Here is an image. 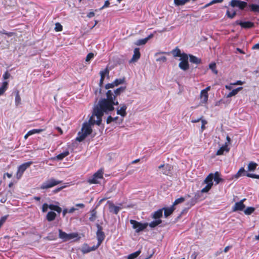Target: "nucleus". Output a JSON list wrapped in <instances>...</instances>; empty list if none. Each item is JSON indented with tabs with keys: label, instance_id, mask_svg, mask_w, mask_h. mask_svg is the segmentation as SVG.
<instances>
[{
	"label": "nucleus",
	"instance_id": "obj_48",
	"mask_svg": "<svg viewBox=\"0 0 259 259\" xmlns=\"http://www.w3.org/2000/svg\"><path fill=\"white\" fill-rule=\"evenodd\" d=\"M108 73H109V71L107 70V69H104L103 70H101L100 72V74L102 78H105V76L107 74H108Z\"/></svg>",
	"mask_w": 259,
	"mask_h": 259
},
{
	"label": "nucleus",
	"instance_id": "obj_40",
	"mask_svg": "<svg viewBox=\"0 0 259 259\" xmlns=\"http://www.w3.org/2000/svg\"><path fill=\"white\" fill-rule=\"evenodd\" d=\"M209 68L212 70V71L215 74H218V70H216V64L215 63H211L209 65Z\"/></svg>",
	"mask_w": 259,
	"mask_h": 259
},
{
	"label": "nucleus",
	"instance_id": "obj_3",
	"mask_svg": "<svg viewBox=\"0 0 259 259\" xmlns=\"http://www.w3.org/2000/svg\"><path fill=\"white\" fill-rule=\"evenodd\" d=\"M130 223L132 225V227L135 230L136 233L144 231L148 226V223H142L134 220H131Z\"/></svg>",
	"mask_w": 259,
	"mask_h": 259
},
{
	"label": "nucleus",
	"instance_id": "obj_11",
	"mask_svg": "<svg viewBox=\"0 0 259 259\" xmlns=\"http://www.w3.org/2000/svg\"><path fill=\"white\" fill-rule=\"evenodd\" d=\"M245 199H243L239 202L235 203L234 205L232 207L233 211H242L244 210L245 205L244 204V201H245Z\"/></svg>",
	"mask_w": 259,
	"mask_h": 259
},
{
	"label": "nucleus",
	"instance_id": "obj_54",
	"mask_svg": "<svg viewBox=\"0 0 259 259\" xmlns=\"http://www.w3.org/2000/svg\"><path fill=\"white\" fill-rule=\"evenodd\" d=\"M167 59H166V57H165V56H161L160 57H159L158 58L156 59V61L157 62H164L166 61Z\"/></svg>",
	"mask_w": 259,
	"mask_h": 259
},
{
	"label": "nucleus",
	"instance_id": "obj_49",
	"mask_svg": "<svg viewBox=\"0 0 259 259\" xmlns=\"http://www.w3.org/2000/svg\"><path fill=\"white\" fill-rule=\"evenodd\" d=\"M238 93L236 92V91L235 90V89H234L231 92H230L228 94H227L226 95V97L227 98H231V97H232L233 96H235Z\"/></svg>",
	"mask_w": 259,
	"mask_h": 259
},
{
	"label": "nucleus",
	"instance_id": "obj_31",
	"mask_svg": "<svg viewBox=\"0 0 259 259\" xmlns=\"http://www.w3.org/2000/svg\"><path fill=\"white\" fill-rule=\"evenodd\" d=\"M81 252L85 254L91 252L90 247L87 244H84L81 249Z\"/></svg>",
	"mask_w": 259,
	"mask_h": 259
},
{
	"label": "nucleus",
	"instance_id": "obj_32",
	"mask_svg": "<svg viewBox=\"0 0 259 259\" xmlns=\"http://www.w3.org/2000/svg\"><path fill=\"white\" fill-rule=\"evenodd\" d=\"M21 97L19 95V93L18 91H17L16 96H15V103L16 106H19L21 104Z\"/></svg>",
	"mask_w": 259,
	"mask_h": 259
},
{
	"label": "nucleus",
	"instance_id": "obj_12",
	"mask_svg": "<svg viewBox=\"0 0 259 259\" xmlns=\"http://www.w3.org/2000/svg\"><path fill=\"white\" fill-rule=\"evenodd\" d=\"M98 230L97 231V239L98 240V243L99 244H101L102 242L103 241L105 238V235L104 233L102 231V227L99 225L97 226Z\"/></svg>",
	"mask_w": 259,
	"mask_h": 259
},
{
	"label": "nucleus",
	"instance_id": "obj_53",
	"mask_svg": "<svg viewBox=\"0 0 259 259\" xmlns=\"http://www.w3.org/2000/svg\"><path fill=\"white\" fill-rule=\"evenodd\" d=\"M49 205L47 203H44L42 206V211L43 212H46L48 210V209L49 208Z\"/></svg>",
	"mask_w": 259,
	"mask_h": 259
},
{
	"label": "nucleus",
	"instance_id": "obj_35",
	"mask_svg": "<svg viewBox=\"0 0 259 259\" xmlns=\"http://www.w3.org/2000/svg\"><path fill=\"white\" fill-rule=\"evenodd\" d=\"M236 12L233 10H228L226 12V15L228 16V17H229L231 19H232L233 18H234V16L236 15Z\"/></svg>",
	"mask_w": 259,
	"mask_h": 259
},
{
	"label": "nucleus",
	"instance_id": "obj_33",
	"mask_svg": "<svg viewBox=\"0 0 259 259\" xmlns=\"http://www.w3.org/2000/svg\"><path fill=\"white\" fill-rule=\"evenodd\" d=\"M257 164L254 162H250L248 165V170L249 171H253L256 169Z\"/></svg>",
	"mask_w": 259,
	"mask_h": 259
},
{
	"label": "nucleus",
	"instance_id": "obj_4",
	"mask_svg": "<svg viewBox=\"0 0 259 259\" xmlns=\"http://www.w3.org/2000/svg\"><path fill=\"white\" fill-rule=\"evenodd\" d=\"M61 181L57 180L54 178H51L42 183L40 188L43 190L47 189L61 184Z\"/></svg>",
	"mask_w": 259,
	"mask_h": 259
},
{
	"label": "nucleus",
	"instance_id": "obj_22",
	"mask_svg": "<svg viewBox=\"0 0 259 259\" xmlns=\"http://www.w3.org/2000/svg\"><path fill=\"white\" fill-rule=\"evenodd\" d=\"M75 207H72L68 209V213H73L75 210H77L78 209L77 207H79L81 208H83L84 207V204L83 203H77L75 204Z\"/></svg>",
	"mask_w": 259,
	"mask_h": 259
},
{
	"label": "nucleus",
	"instance_id": "obj_45",
	"mask_svg": "<svg viewBox=\"0 0 259 259\" xmlns=\"http://www.w3.org/2000/svg\"><path fill=\"white\" fill-rule=\"evenodd\" d=\"M42 131H44L43 129H33L32 130L29 131V134H30L31 135H32L35 134H39Z\"/></svg>",
	"mask_w": 259,
	"mask_h": 259
},
{
	"label": "nucleus",
	"instance_id": "obj_15",
	"mask_svg": "<svg viewBox=\"0 0 259 259\" xmlns=\"http://www.w3.org/2000/svg\"><path fill=\"white\" fill-rule=\"evenodd\" d=\"M127 107L125 104L121 105L120 109H117V114L120 115L122 118L126 115V110Z\"/></svg>",
	"mask_w": 259,
	"mask_h": 259
},
{
	"label": "nucleus",
	"instance_id": "obj_36",
	"mask_svg": "<svg viewBox=\"0 0 259 259\" xmlns=\"http://www.w3.org/2000/svg\"><path fill=\"white\" fill-rule=\"evenodd\" d=\"M171 53L173 55L174 57H180V56L181 54V50L178 48H176V49H174L171 51Z\"/></svg>",
	"mask_w": 259,
	"mask_h": 259
},
{
	"label": "nucleus",
	"instance_id": "obj_62",
	"mask_svg": "<svg viewBox=\"0 0 259 259\" xmlns=\"http://www.w3.org/2000/svg\"><path fill=\"white\" fill-rule=\"evenodd\" d=\"M243 82L241 81V80H237V81L235 82H233V83H231V85H242L243 84Z\"/></svg>",
	"mask_w": 259,
	"mask_h": 259
},
{
	"label": "nucleus",
	"instance_id": "obj_13",
	"mask_svg": "<svg viewBox=\"0 0 259 259\" xmlns=\"http://www.w3.org/2000/svg\"><path fill=\"white\" fill-rule=\"evenodd\" d=\"M236 23L243 28H250L254 26V23L250 21L237 20Z\"/></svg>",
	"mask_w": 259,
	"mask_h": 259
},
{
	"label": "nucleus",
	"instance_id": "obj_47",
	"mask_svg": "<svg viewBox=\"0 0 259 259\" xmlns=\"http://www.w3.org/2000/svg\"><path fill=\"white\" fill-rule=\"evenodd\" d=\"M63 29L62 26L59 23H56L55 24V30L57 32L61 31Z\"/></svg>",
	"mask_w": 259,
	"mask_h": 259
},
{
	"label": "nucleus",
	"instance_id": "obj_24",
	"mask_svg": "<svg viewBox=\"0 0 259 259\" xmlns=\"http://www.w3.org/2000/svg\"><path fill=\"white\" fill-rule=\"evenodd\" d=\"M213 180H214V181L215 182V185H218L223 181V179L220 177V175L218 171L215 172L213 174Z\"/></svg>",
	"mask_w": 259,
	"mask_h": 259
},
{
	"label": "nucleus",
	"instance_id": "obj_7",
	"mask_svg": "<svg viewBox=\"0 0 259 259\" xmlns=\"http://www.w3.org/2000/svg\"><path fill=\"white\" fill-rule=\"evenodd\" d=\"M32 162L29 161L25 162L18 167L16 173V177L18 179H20L21 178L24 172L31 165V164H32Z\"/></svg>",
	"mask_w": 259,
	"mask_h": 259
},
{
	"label": "nucleus",
	"instance_id": "obj_16",
	"mask_svg": "<svg viewBox=\"0 0 259 259\" xmlns=\"http://www.w3.org/2000/svg\"><path fill=\"white\" fill-rule=\"evenodd\" d=\"M163 209H159L154 211L151 214V217L155 220H160V218L162 216Z\"/></svg>",
	"mask_w": 259,
	"mask_h": 259
},
{
	"label": "nucleus",
	"instance_id": "obj_34",
	"mask_svg": "<svg viewBox=\"0 0 259 259\" xmlns=\"http://www.w3.org/2000/svg\"><path fill=\"white\" fill-rule=\"evenodd\" d=\"M255 208L253 207H248L244 209V212L246 215H250L254 212Z\"/></svg>",
	"mask_w": 259,
	"mask_h": 259
},
{
	"label": "nucleus",
	"instance_id": "obj_8",
	"mask_svg": "<svg viewBox=\"0 0 259 259\" xmlns=\"http://www.w3.org/2000/svg\"><path fill=\"white\" fill-rule=\"evenodd\" d=\"M77 236L76 233L67 234L63 232L62 230H59V237L62 239L64 241L69 240L71 239L75 238Z\"/></svg>",
	"mask_w": 259,
	"mask_h": 259
},
{
	"label": "nucleus",
	"instance_id": "obj_43",
	"mask_svg": "<svg viewBox=\"0 0 259 259\" xmlns=\"http://www.w3.org/2000/svg\"><path fill=\"white\" fill-rule=\"evenodd\" d=\"M124 81V78H118L116 79L115 80H114V85H115L116 87L118 86L119 84H121L123 83Z\"/></svg>",
	"mask_w": 259,
	"mask_h": 259
},
{
	"label": "nucleus",
	"instance_id": "obj_17",
	"mask_svg": "<svg viewBox=\"0 0 259 259\" xmlns=\"http://www.w3.org/2000/svg\"><path fill=\"white\" fill-rule=\"evenodd\" d=\"M229 151V148H228L227 143H226L225 144L222 146L217 152V155H223L224 152H228Z\"/></svg>",
	"mask_w": 259,
	"mask_h": 259
},
{
	"label": "nucleus",
	"instance_id": "obj_19",
	"mask_svg": "<svg viewBox=\"0 0 259 259\" xmlns=\"http://www.w3.org/2000/svg\"><path fill=\"white\" fill-rule=\"evenodd\" d=\"M208 93H206L205 92H203L201 91L200 93V103L202 104H205L207 103L208 101Z\"/></svg>",
	"mask_w": 259,
	"mask_h": 259
},
{
	"label": "nucleus",
	"instance_id": "obj_2",
	"mask_svg": "<svg viewBox=\"0 0 259 259\" xmlns=\"http://www.w3.org/2000/svg\"><path fill=\"white\" fill-rule=\"evenodd\" d=\"M102 120L96 118L93 114L91 116L88 122H84L82 124L81 131L78 133L76 138V141L81 142L92 132V126L95 124L100 125Z\"/></svg>",
	"mask_w": 259,
	"mask_h": 259
},
{
	"label": "nucleus",
	"instance_id": "obj_50",
	"mask_svg": "<svg viewBox=\"0 0 259 259\" xmlns=\"http://www.w3.org/2000/svg\"><path fill=\"white\" fill-rule=\"evenodd\" d=\"M94 54L93 53H89L85 58L86 62H89L91 59L94 58Z\"/></svg>",
	"mask_w": 259,
	"mask_h": 259
},
{
	"label": "nucleus",
	"instance_id": "obj_27",
	"mask_svg": "<svg viewBox=\"0 0 259 259\" xmlns=\"http://www.w3.org/2000/svg\"><path fill=\"white\" fill-rule=\"evenodd\" d=\"M179 67L183 70H187L189 67L188 62L181 61L179 64Z\"/></svg>",
	"mask_w": 259,
	"mask_h": 259
},
{
	"label": "nucleus",
	"instance_id": "obj_14",
	"mask_svg": "<svg viewBox=\"0 0 259 259\" xmlns=\"http://www.w3.org/2000/svg\"><path fill=\"white\" fill-rule=\"evenodd\" d=\"M109 203V209L111 212H113L115 214H117L121 208L119 206H115L112 202L108 201Z\"/></svg>",
	"mask_w": 259,
	"mask_h": 259
},
{
	"label": "nucleus",
	"instance_id": "obj_44",
	"mask_svg": "<svg viewBox=\"0 0 259 259\" xmlns=\"http://www.w3.org/2000/svg\"><path fill=\"white\" fill-rule=\"evenodd\" d=\"M185 198L181 197L179 198H178L175 200V201L174 202L173 205H176L177 204H178L179 203H182L185 201Z\"/></svg>",
	"mask_w": 259,
	"mask_h": 259
},
{
	"label": "nucleus",
	"instance_id": "obj_1",
	"mask_svg": "<svg viewBox=\"0 0 259 259\" xmlns=\"http://www.w3.org/2000/svg\"><path fill=\"white\" fill-rule=\"evenodd\" d=\"M126 87H120L113 91L108 90L106 93V98L101 99L94 108L93 114L96 118L102 120L104 113L109 114L114 109V106L118 105L117 97L124 92Z\"/></svg>",
	"mask_w": 259,
	"mask_h": 259
},
{
	"label": "nucleus",
	"instance_id": "obj_61",
	"mask_svg": "<svg viewBox=\"0 0 259 259\" xmlns=\"http://www.w3.org/2000/svg\"><path fill=\"white\" fill-rule=\"evenodd\" d=\"M114 121H113V117H112L111 116H109L107 118V120H106V122L108 124Z\"/></svg>",
	"mask_w": 259,
	"mask_h": 259
},
{
	"label": "nucleus",
	"instance_id": "obj_52",
	"mask_svg": "<svg viewBox=\"0 0 259 259\" xmlns=\"http://www.w3.org/2000/svg\"><path fill=\"white\" fill-rule=\"evenodd\" d=\"M115 87H116V86H115V85H114V82L113 81L112 83H108V84H106L105 89H107V90L109 89H113Z\"/></svg>",
	"mask_w": 259,
	"mask_h": 259
},
{
	"label": "nucleus",
	"instance_id": "obj_46",
	"mask_svg": "<svg viewBox=\"0 0 259 259\" xmlns=\"http://www.w3.org/2000/svg\"><path fill=\"white\" fill-rule=\"evenodd\" d=\"M8 216H9L8 215H4L1 218V219H0V228L3 226V225L5 223V222L6 221L7 219L8 218Z\"/></svg>",
	"mask_w": 259,
	"mask_h": 259
},
{
	"label": "nucleus",
	"instance_id": "obj_6",
	"mask_svg": "<svg viewBox=\"0 0 259 259\" xmlns=\"http://www.w3.org/2000/svg\"><path fill=\"white\" fill-rule=\"evenodd\" d=\"M103 170L102 169H99L92 177L88 179V182L90 184H98L99 180L103 178Z\"/></svg>",
	"mask_w": 259,
	"mask_h": 259
},
{
	"label": "nucleus",
	"instance_id": "obj_58",
	"mask_svg": "<svg viewBox=\"0 0 259 259\" xmlns=\"http://www.w3.org/2000/svg\"><path fill=\"white\" fill-rule=\"evenodd\" d=\"M101 244H99V243H97V245H94V246H93L92 247H90V250H91V251H94V250H96L99 247V246Z\"/></svg>",
	"mask_w": 259,
	"mask_h": 259
},
{
	"label": "nucleus",
	"instance_id": "obj_5",
	"mask_svg": "<svg viewBox=\"0 0 259 259\" xmlns=\"http://www.w3.org/2000/svg\"><path fill=\"white\" fill-rule=\"evenodd\" d=\"M213 174L212 173L207 176L203 182L206 186L201 190L202 193H207L210 190L213 186Z\"/></svg>",
	"mask_w": 259,
	"mask_h": 259
},
{
	"label": "nucleus",
	"instance_id": "obj_37",
	"mask_svg": "<svg viewBox=\"0 0 259 259\" xmlns=\"http://www.w3.org/2000/svg\"><path fill=\"white\" fill-rule=\"evenodd\" d=\"M250 10L254 12H259V5L256 4H251L249 5Z\"/></svg>",
	"mask_w": 259,
	"mask_h": 259
},
{
	"label": "nucleus",
	"instance_id": "obj_26",
	"mask_svg": "<svg viewBox=\"0 0 259 259\" xmlns=\"http://www.w3.org/2000/svg\"><path fill=\"white\" fill-rule=\"evenodd\" d=\"M189 58H190V61L191 63H194L196 64H199L201 62V60L200 59H199L192 55H189Z\"/></svg>",
	"mask_w": 259,
	"mask_h": 259
},
{
	"label": "nucleus",
	"instance_id": "obj_25",
	"mask_svg": "<svg viewBox=\"0 0 259 259\" xmlns=\"http://www.w3.org/2000/svg\"><path fill=\"white\" fill-rule=\"evenodd\" d=\"M69 153L68 151H67V150L59 154L58 155H57L56 156L55 159L57 160H62L64 158L67 156L69 155Z\"/></svg>",
	"mask_w": 259,
	"mask_h": 259
},
{
	"label": "nucleus",
	"instance_id": "obj_57",
	"mask_svg": "<svg viewBox=\"0 0 259 259\" xmlns=\"http://www.w3.org/2000/svg\"><path fill=\"white\" fill-rule=\"evenodd\" d=\"M222 1H223V0H213L210 3H209L207 5H206V7L212 5V4H215V3H217L222 2Z\"/></svg>",
	"mask_w": 259,
	"mask_h": 259
},
{
	"label": "nucleus",
	"instance_id": "obj_18",
	"mask_svg": "<svg viewBox=\"0 0 259 259\" xmlns=\"http://www.w3.org/2000/svg\"><path fill=\"white\" fill-rule=\"evenodd\" d=\"M140 53L139 51V49L135 48L134 49V55L132 57L131 62H136L140 58Z\"/></svg>",
	"mask_w": 259,
	"mask_h": 259
},
{
	"label": "nucleus",
	"instance_id": "obj_28",
	"mask_svg": "<svg viewBox=\"0 0 259 259\" xmlns=\"http://www.w3.org/2000/svg\"><path fill=\"white\" fill-rule=\"evenodd\" d=\"M141 253V250H139L135 252H133L128 255L126 258L127 259H135L137 258Z\"/></svg>",
	"mask_w": 259,
	"mask_h": 259
},
{
	"label": "nucleus",
	"instance_id": "obj_41",
	"mask_svg": "<svg viewBox=\"0 0 259 259\" xmlns=\"http://www.w3.org/2000/svg\"><path fill=\"white\" fill-rule=\"evenodd\" d=\"M96 219V211L95 210H93L91 211V217L89 218V220L91 222H94Z\"/></svg>",
	"mask_w": 259,
	"mask_h": 259
},
{
	"label": "nucleus",
	"instance_id": "obj_42",
	"mask_svg": "<svg viewBox=\"0 0 259 259\" xmlns=\"http://www.w3.org/2000/svg\"><path fill=\"white\" fill-rule=\"evenodd\" d=\"M180 57H181L180 60L181 61L188 62V56L186 54L182 53Z\"/></svg>",
	"mask_w": 259,
	"mask_h": 259
},
{
	"label": "nucleus",
	"instance_id": "obj_9",
	"mask_svg": "<svg viewBox=\"0 0 259 259\" xmlns=\"http://www.w3.org/2000/svg\"><path fill=\"white\" fill-rule=\"evenodd\" d=\"M230 5L233 8L237 7L242 10L247 6V3L241 0H232L230 3Z\"/></svg>",
	"mask_w": 259,
	"mask_h": 259
},
{
	"label": "nucleus",
	"instance_id": "obj_55",
	"mask_svg": "<svg viewBox=\"0 0 259 259\" xmlns=\"http://www.w3.org/2000/svg\"><path fill=\"white\" fill-rule=\"evenodd\" d=\"M110 5V2L109 0H107L105 2L104 5L100 8V10H102L104 8H107Z\"/></svg>",
	"mask_w": 259,
	"mask_h": 259
},
{
	"label": "nucleus",
	"instance_id": "obj_10",
	"mask_svg": "<svg viewBox=\"0 0 259 259\" xmlns=\"http://www.w3.org/2000/svg\"><path fill=\"white\" fill-rule=\"evenodd\" d=\"M159 169H161V172L163 174L169 176L172 173L173 167L171 165L166 164H161L158 166Z\"/></svg>",
	"mask_w": 259,
	"mask_h": 259
},
{
	"label": "nucleus",
	"instance_id": "obj_63",
	"mask_svg": "<svg viewBox=\"0 0 259 259\" xmlns=\"http://www.w3.org/2000/svg\"><path fill=\"white\" fill-rule=\"evenodd\" d=\"M201 120H202V117H200V118H198L197 119H192L191 122L192 123H196V122H199L200 121H201Z\"/></svg>",
	"mask_w": 259,
	"mask_h": 259
},
{
	"label": "nucleus",
	"instance_id": "obj_39",
	"mask_svg": "<svg viewBox=\"0 0 259 259\" xmlns=\"http://www.w3.org/2000/svg\"><path fill=\"white\" fill-rule=\"evenodd\" d=\"M148 41L147 40L146 38H143L138 40L136 42L135 45L137 46H142L143 45H145Z\"/></svg>",
	"mask_w": 259,
	"mask_h": 259
},
{
	"label": "nucleus",
	"instance_id": "obj_64",
	"mask_svg": "<svg viewBox=\"0 0 259 259\" xmlns=\"http://www.w3.org/2000/svg\"><path fill=\"white\" fill-rule=\"evenodd\" d=\"M197 255H198V254L196 252H194L192 254V255L191 256V259H196Z\"/></svg>",
	"mask_w": 259,
	"mask_h": 259
},
{
	"label": "nucleus",
	"instance_id": "obj_21",
	"mask_svg": "<svg viewBox=\"0 0 259 259\" xmlns=\"http://www.w3.org/2000/svg\"><path fill=\"white\" fill-rule=\"evenodd\" d=\"M163 210H164V215L165 218L167 217L169 215H170L172 212L174 211L175 208L174 207V205L169 207H166V208H163Z\"/></svg>",
	"mask_w": 259,
	"mask_h": 259
},
{
	"label": "nucleus",
	"instance_id": "obj_51",
	"mask_svg": "<svg viewBox=\"0 0 259 259\" xmlns=\"http://www.w3.org/2000/svg\"><path fill=\"white\" fill-rule=\"evenodd\" d=\"M201 121L202 123V125L201 126V132H203L205 129V125L207 124V122L206 120H205V119H202V120H201Z\"/></svg>",
	"mask_w": 259,
	"mask_h": 259
},
{
	"label": "nucleus",
	"instance_id": "obj_38",
	"mask_svg": "<svg viewBox=\"0 0 259 259\" xmlns=\"http://www.w3.org/2000/svg\"><path fill=\"white\" fill-rule=\"evenodd\" d=\"M189 0H174V3L176 5L179 6L184 5Z\"/></svg>",
	"mask_w": 259,
	"mask_h": 259
},
{
	"label": "nucleus",
	"instance_id": "obj_29",
	"mask_svg": "<svg viewBox=\"0 0 259 259\" xmlns=\"http://www.w3.org/2000/svg\"><path fill=\"white\" fill-rule=\"evenodd\" d=\"M161 222L162 221L161 220H155L148 224V226L153 228L160 224Z\"/></svg>",
	"mask_w": 259,
	"mask_h": 259
},
{
	"label": "nucleus",
	"instance_id": "obj_59",
	"mask_svg": "<svg viewBox=\"0 0 259 259\" xmlns=\"http://www.w3.org/2000/svg\"><path fill=\"white\" fill-rule=\"evenodd\" d=\"M246 176L249 178L256 179V175L255 174L246 173Z\"/></svg>",
	"mask_w": 259,
	"mask_h": 259
},
{
	"label": "nucleus",
	"instance_id": "obj_60",
	"mask_svg": "<svg viewBox=\"0 0 259 259\" xmlns=\"http://www.w3.org/2000/svg\"><path fill=\"white\" fill-rule=\"evenodd\" d=\"M10 76V73H9L8 72L6 71V72H5V73L3 74V78H4V79H8V78H9Z\"/></svg>",
	"mask_w": 259,
	"mask_h": 259
},
{
	"label": "nucleus",
	"instance_id": "obj_30",
	"mask_svg": "<svg viewBox=\"0 0 259 259\" xmlns=\"http://www.w3.org/2000/svg\"><path fill=\"white\" fill-rule=\"evenodd\" d=\"M8 82L7 81H4L2 85L0 87V96L3 95L6 91L8 87Z\"/></svg>",
	"mask_w": 259,
	"mask_h": 259
},
{
	"label": "nucleus",
	"instance_id": "obj_23",
	"mask_svg": "<svg viewBox=\"0 0 259 259\" xmlns=\"http://www.w3.org/2000/svg\"><path fill=\"white\" fill-rule=\"evenodd\" d=\"M56 217V213L52 211L48 212L46 215V219L49 222H52L54 221Z\"/></svg>",
	"mask_w": 259,
	"mask_h": 259
},
{
	"label": "nucleus",
	"instance_id": "obj_20",
	"mask_svg": "<svg viewBox=\"0 0 259 259\" xmlns=\"http://www.w3.org/2000/svg\"><path fill=\"white\" fill-rule=\"evenodd\" d=\"M246 176V171L243 167L240 168L238 172L233 176V179H238L241 176Z\"/></svg>",
	"mask_w": 259,
	"mask_h": 259
},
{
	"label": "nucleus",
	"instance_id": "obj_56",
	"mask_svg": "<svg viewBox=\"0 0 259 259\" xmlns=\"http://www.w3.org/2000/svg\"><path fill=\"white\" fill-rule=\"evenodd\" d=\"M58 205H57L50 204H49V208L50 209L55 211L56 210V208L58 207Z\"/></svg>",
	"mask_w": 259,
	"mask_h": 259
}]
</instances>
